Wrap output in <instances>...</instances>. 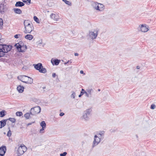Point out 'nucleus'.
<instances>
[{
    "mask_svg": "<svg viewBox=\"0 0 156 156\" xmlns=\"http://www.w3.org/2000/svg\"><path fill=\"white\" fill-rule=\"evenodd\" d=\"M15 46L19 52H24L27 50V47L26 45H24L22 42H20L19 43L16 44Z\"/></svg>",
    "mask_w": 156,
    "mask_h": 156,
    "instance_id": "3",
    "label": "nucleus"
},
{
    "mask_svg": "<svg viewBox=\"0 0 156 156\" xmlns=\"http://www.w3.org/2000/svg\"><path fill=\"white\" fill-rule=\"evenodd\" d=\"M64 115V114L63 113V112H61V113H60V115H59L60 116H63Z\"/></svg>",
    "mask_w": 156,
    "mask_h": 156,
    "instance_id": "43",
    "label": "nucleus"
},
{
    "mask_svg": "<svg viewBox=\"0 0 156 156\" xmlns=\"http://www.w3.org/2000/svg\"><path fill=\"white\" fill-rule=\"evenodd\" d=\"M20 36V34H16L14 36V37L16 38H18Z\"/></svg>",
    "mask_w": 156,
    "mask_h": 156,
    "instance_id": "40",
    "label": "nucleus"
},
{
    "mask_svg": "<svg viewBox=\"0 0 156 156\" xmlns=\"http://www.w3.org/2000/svg\"><path fill=\"white\" fill-rule=\"evenodd\" d=\"M11 132L10 131V130H9V131L8 132V133H7V135L8 137H10V136H11Z\"/></svg>",
    "mask_w": 156,
    "mask_h": 156,
    "instance_id": "34",
    "label": "nucleus"
},
{
    "mask_svg": "<svg viewBox=\"0 0 156 156\" xmlns=\"http://www.w3.org/2000/svg\"><path fill=\"white\" fill-rule=\"evenodd\" d=\"M139 32L142 33L147 32L149 30V27L145 24L140 25L137 28Z\"/></svg>",
    "mask_w": 156,
    "mask_h": 156,
    "instance_id": "6",
    "label": "nucleus"
},
{
    "mask_svg": "<svg viewBox=\"0 0 156 156\" xmlns=\"http://www.w3.org/2000/svg\"><path fill=\"white\" fill-rule=\"evenodd\" d=\"M28 81V79H26V81Z\"/></svg>",
    "mask_w": 156,
    "mask_h": 156,
    "instance_id": "54",
    "label": "nucleus"
},
{
    "mask_svg": "<svg viewBox=\"0 0 156 156\" xmlns=\"http://www.w3.org/2000/svg\"><path fill=\"white\" fill-rule=\"evenodd\" d=\"M50 17L51 19L56 21H58L59 19L58 15L53 13L51 14L50 15Z\"/></svg>",
    "mask_w": 156,
    "mask_h": 156,
    "instance_id": "14",
    "label": "nucleus"
},
{
    "mask_svg": "<svg viewBox=\"0 0 156 156\" xmlns=\"http://www.w3.org/2000/svg\"><path fill=\"white\" fill-rule=\"evenodd\" d=\"M40 125L42 128H46V124L44 121H42L40 123Z\"/></svg>",
    "mask_w": 156,
    "mask_h": 156,
    "instance_id": "25",
    "label": "nucleus"
},
{
    "mask_svg": "<svg viewBox=\"0 0 156 156\" xmlns=\"http://www.w3.org/2000/svg\"><path fill=\"white\" fill-rule=\"evenodd\" d=\"M41 111V108L39 106H37L32 108L30 109L31 115H35L39 113Z\"/></svg>",
    "mask_w": 156,
    "mask_h": 156,
    "instance_id": "9",
    "label": "nucleus"
},
{
    "mask_svg": "<svg viewBox=\"0 0 156 156\" xmlns=\"http://www.w3.org/2000/svg\"><path fill=\"white\" fill-rule=\"evenodd\" d=\"M64 2V1H65V0H62Z\"/></svg>",
    "mask_w": 156,
    "mask_h": 156,
    "instance_id": "55",
    "label": "nucleus"
},
{
    "mask_svg": "<svg viewBox=\"0 0 156 156\" xmlns=\"http://www.w3.org/2000/svg\"><path fill=\"white\" fill-rule=\"evenodd\" d=\"M24 4L21 2L18 1L17 2L15 5L16 7H22L24 5Z\"/></svg>",
    "mask_w": 156,
    "mask_h": 156,
    "instance_id": "19",
    "label": "nucleus"
},
{
    "mask_svg": "<svg viewBox=\"0 0 156 156\" xmlns=\"http://www.w3.org/2000/svg\"><path fill=\"white\" fill-rule=\"evenodd\" d=\"M76 95V94L75 92H73L71 94V97L72 98H74L75 97V96Z\"/></svg>",
    "mask_w": 156,
    "mask_h": 156,
    "instance_id": "36",
    "label": "nucleus"
},
{
    "mask_svg": "<svg viewBox=\"0 0 156 156\" xmlns=\"http://www.w3.org/2000/svg\"><path fill=\"white\" fill-rule=\"evenodd\" d=\"M85 92V91L84 89H82L81 90V92L80 94H81L83 95L85 93V92Z\"/></svg>",
    "mask_w": 156,
    "mask_h": 156,
    "instance_id": "41",
    "label": "nucleus"
},
{
    "mask_svg": "<svg viewBox=\"0 0 156 156\" xmlns=\"http://www.w3.org/2000/svg\"><path fill=\"white\" fill-rule=\"evenodd\" d=\"M11 48L12 47L11 46L4 44H0V49H1L2 51L4 52L5 55L6 53L10 51Z\"/></svg>",
    "mask_w": 156,
    "mask_h": 156,
    "instance_id": "5",
    "label": "nucleus"
},
{
    "mask_svg": "<svg viewBox=\"0 0 156 156\" xmlns=\"http://www.w3.org/2000/svg\"><path fill=\"white\" fill-rule=\"evenodd\" d=\"M7 120L8 119H4L0 121V128L3 127L5 125Z\"/></svg>",
    "mask_w": 156,
    "mask_h": 156,
    "instance_id": "17",
    "label": "nucleus"
},
{
    "mask_svg": "<svg viewBox=\"0 0 156 156\" xmlns=\"http://www.w3.org/2000/svg\"><path fill=\"white\" fill-rule=\"evenodd\" d=\"M98 91H100V89H98Z\"/></svg>",
    "mask_w": 156,
    "mask_h": 156,
    "instance_id": "52",
    "label": "nucleus"
},
{
    "mask_svg": "<svg viewBox=\"0 0 156 156\" xmlns=\"http://www.w3.org/2000/svg\"><path fill=\"white\" fill-rule=\"evenodd\" d=\"M104 132H101L100 133L97 134V136L99 137H100V138L102 139L103 138V136Z\"/></svg>",
    "mask_w": 156,
    "mask_h": 156,
    "instance_id": "24",
    "label": "nucleus"
},
{
    "mask_svg": "<svg viewBox=\"0 0 156 156\" xmlns=\"http://www.w3.org/2000/svg\"><path fill=\"white\" fill-rule=\"evenodd\" d=\"M31 123H29L28 124V125H31Z\"/></svg>",
    "mask_w": 156,
    "mask_h": 156,
    "instance_id": "53",
    "label": "nucleus"
},
{
    "mask_svg": "<svg viewBox=\"0 0 156 156\" xmlns=\"http://www.w3.org/2000/svg\"><path fill=\"white\" fill-rule=\"evenodd\" d=\"M67 154V153L66 152H64L63 153L60 154V156H66Z\"/></svg>",
    "mask_w": 156,
    "mask_h": 156,
    "instance_id": "37",
    "label": "nucleus"
},
{
    "mask_svg": "<svg viewBox=\"0 0 156 156\" xmlns=\"http://www.w3.org/2000/svg\"><path fill=\"white\" fill-rule=\"evenodd\" d=\"M67 63H72V62L71 61H70V60H69L67 62Z\"/></svg>",
    "mask_w": 156,
    "mask_h": 156,
    "instance_id": "47",
    "label": "nucleus"
},
{
    "mask_svg": "<svg viewBox=\"0 0 156 156\" xmlns=\"http://www.w3.org/2000/svg\"><path fill=\"white\" fill-rule=\"evenodd\" d=\"M17 89L19 93H22L24 91V87L23 86L19 85L17 87Z\"/></svg>",
    "mask_w": 156,
    "mask_h": 156,
    "instance_id": "18",
    "label": "nucleus"
},
{
    "mask_svg": "<svg viewBox=\"0 0 156 156\" xmlns=\"http://www.w3.org/2000/svg\"><path fill=\"white\" fill-rule=\"evenodd\" d=\"M33 36L30 34H27L25 37V38L26 39L29 40H32L33 39Z\"/></svg>",
    "mask_w": 156,
    "mask_h": 156,
    "instance_id": "22",
    "label": "nucleus"
},
{
    "mask_svg": "<svg viewBox=\"0 0 156 156\" xmlns=\"http://www.w3.org/2000/svg\"><path fill=\"white\" fill-rule=\"evenodd\" d=\"M87 92L89 94L90 97H91L92 94V93L93 92V90L92 89H86Z\"/></svg>",
    "mask_w": 156,
    "mask_h": 156,
    "instance_id": "23",
    "label": "nucleus"
},
{
    "mask_svg": "<svg viewBox=\"0 0 156 156\" xmlns=\"http://www.w3.org/2000/svg\"><path fill=\"white\" fill-rule=\"evenodd\" d=\"M140 68V67L139 66H136V69H139Z\"/></svg>",
    "mask_w": 156,
    "mask_h": 156,
    "instance_id": "46",
    "label": "nucleus"
},
{
    "mask_svg": "<svg viewBox=\"0 0 156 156\" xmlns=\"http://www.w3.org/2000/svg\"><path fill=\"white\" fill-rule=\"evenodd\" d=\"M17 78L19 80L22 82L26 83V79L27 78V76L24 75H20L18 76Z\"/></svg>",
    "mask_w": 156,
    "mask_h": 156,
    "instance_id": "15",
    "label": "nucleus"
},
{
    "mask_svg": "<svg viewBox=\"0 0 156 156\" xmlns=\"http://www.w3.org/2000/svg\"><path fill=\"white\" fill-rule=\"evenodd\" d=\"M5 55L4 52L2 51L0 49V57H3Z\"/></svg>",
    "mask_w": 156,
    "mask_h": 156,
    "instance_id": "32",
    "label": "nucleus"
},
{
    "mask_svg": "<svg viewBox=\"0 0 156 156\" xmlns=\"http://www.w3.org/2000/svg\"><path fill=\"white\" fill-rule=\"evenodd\" d=\"M66 4L68 5L69 6H71L72 5V3L71 2L67 1L66 0H65L64 2Z\"/></svg>",
    "mask_w": 156,
    "mask_h": 156,
    "instance_id": "28",
    "label": "nucleus"
},
{
    "mask_svg": "<svg viewBox=\"0 0 156 156\" xmlns=\"http://www.w3.org/2000/svg\"><path fill=\"white\" fill-rule=\"evenodd\" d=\"M102 139L100 137L97 136V135H95L94 138L93 147H94L97 145L100 142L101 140Z\"/></svg>",
    "mask_w": 156,
    "mask_h": 156,
    "instance_id": "10",
    "label": "nucleus"
},
{
    "mask_svg": "<svg viewBox=\"0 0 156 156\" xmlns=\"http://www.w3.org/2000/svg\"><path fill=\"white\" fill-rule=\"evenodd\" d=\"M98 34V30H94V31L90 32L89 35L90 37L92 39H95L97 37Z\"/></svg>",
    "mask_w": 156,
    "mask_h": 156,
    "instance_id": "11",
    "label": "nucleus"
},
{
    "mask_svg": "<svg viewBox=\"0 0 156 156\" xmlns=\"http://www.w3.org/2000/svg\"><path fill=\"white\" fill-rule=\"evenodd\" d=\"M5 115V111L4 110H2L1 112H0V117H3Z\"/></svg>",
    "mask_w": 156,
    "mask_h": 156,
    "instance_id": "29",
    "label": "nucleus"
},
{
    "mask_svg": "<svg viewBox=\"0 0 156 156\" xmlns=\"http://www.w3.org/2000/svg\"><path fill=\"white\" fill-rule=\"evenodd\" d=\"M7 10V8L5 5L1 4H0V13L3 14Z\"/></svg>",
    "mask_w": 156,
    "mask_h": 156,
    "instance_id": "12",
    "label": "nucleus"
},
{
    "mask_svg": "<svg viewBox=\"0 0 156 156\" xmlns=\"http://www.w3.org/2000/svg\"><path fill=\"white\" fill-rule=\"evenodd\" d=\"M90 3L92 8L96 11L101 12L105 9V6L102 4L95 1H91Z\"/></svg>",
    "mask_w": 156,
    "mask_h": 156,
    "instance_id": "1",
    "label": "nucleus"
},
{
    "mask_svg": "<svg viewBox=\"0 0 156 156\" xmlns=\"http://www.w3.org/2000/svg\"><path fill=\"white\" fill-rule=\"evenodd\" d=\"M16 115L17 116H20L23 115V113L21 112H18L16 113Z\"/></svg>",
    "mask_w": 156,
    "mask_h": 156,
    "instance_id": "31",
    "label": "nucleus"
},
{
    "mask_svg": "<svg viewBox=\"0 0 156 156\" xmlns=\"http://www.w3.org/2000/svg\"><path fill=\"white\" fill-rule=\"evenodd\" d=\"M155 105L154 104H152L151 105V108L152 109H154L155 108Z\"/></svg>",
    "mask_w": 156,
    "mask_h": 156,
    "instance_id": "39",
    "label": "nucleus"
},
{
    "mask_svg": "<svg viewBox=\"0 0 156 156\" xmlns=\"http://www.w3.org/2000/svg\"><path fill=\"white\" fill-rule=\"evenodd\" d=\"M3 21L2 19L1 18H0V27H2V26L3 25Z\"/></svg>",
    "mask_w": 156,
    "mask_h": 156,
    "instance_id": "35",
    "label": "nucleus"
},
{
    "mask_svg": "<svg viewBox=\"0 0 156 156\" xmlns=\"http://www.w3.org/2000/svg\"><path fill=\"white\" fill-rule=\"evenodd\" d=\"M45 128H42L40 129L39 131V133H44V129H45Z\"/></svg>",
    "mask_w": 156,
    "mask_h": 156,
    "instance_id": "33",
    "label": "nucleus"
},
{
    "mask_svg": "<svg viewBox=\"0 0 156 156\" xmlns=\"http://www.w3.org/2000/svg\"><path fill=\"white\" fill-rule=\"evenodd\" d=\"M31 114L30 112L29 113H27L24 115V117L27 119H28L30 117V115Z\"/></svg>",
    "mask_w": 156,
    "mask_h": 156,
    "instance_id": "26",
    "label": "nucleus"
},
{
    "mask_svg": "<svg viewBox=\"0 0 156 156\" xmlns=\"http://www.w3.org/2000/svg\"><path fill=\"white\" fill-rule=\"evenodd\" d=\"M33 66L35 69L38 70L41 73H45L47 72L46 69L43 67L42 64L41 63L34 64Z\"/></svg>",
    "mask_w": 156,
    "mask_h": 156,
    "instance_id": "4",
    "label": "nucleus"
},
{
    "mask_svg": "<svg viewBox=\"0 0 156 156\" xmlns=\"http://www.w3.org/2000/svg\"><path fill=\"white\" fill-rule=\"evenodd\" d=\"M91 111V109H88L84 112L83 114L81 117L82 120L84 121H87L89 120V115Z\"/></svg>",
    "mask_w": 156,
    "mask_h": 156,
    "instance_id": "8",
    "label": "nucleus"
},
{
    "mask_svg": "<svg viewBox=\"0 0 156 156\" xmlns=\"http://www.w3.org/2000/svg\"><path fill=\"white\" fill-rule=\"evenodd\" d=\"M22 1L24 2H27V1H26V0H22Z\"/></svg>",
    "mask_w": 156,
    "mask_h": 156,
    "instance_id": "49",
    "label": "nucleus"
},
{
    "mask_svg": "<svg viewBox=\"0 0 156 156\" xmlns=\"http://www.w3.org/2000/svg\"><path fill=\"white\" fill-rule=\"evenodd\" d=\"M13 10L15 13L16 14H20L22 12V11L19 9L14 8Z\"/></svg>",
    "mask_w": 156,
    "mask_h": 156,
    "instance_id": "20",
    "label": "nucleus"
},
{
    "mask_svg": "<svg viewBox=\"0 0 156 156\" xmlns=\"http://www.w3.org/2000/svg\"><path fill=\"white\" fill-rule=\"evenodd\" d=\"M67 63H67V62H65V63H64V64H65V65H66V64H67Z\"/></svg>",
    "mask_w": 156,
    "mask_h": 156,
    "instance_id": "51",
    "label": "nucleus"
},
{
    "mask_svg": "<svg viewBox=\"0 0 156 156\" xmlns=\"http://www.w3.org/2000/svg\"><path fill=\"white\" fill-rule=\"evenodd\" d=\"M85 92V93L86 94V96L87 97H90V95H89V94H88V93L87 92V90H86L85 92Z\"/></svg>",
    "mask_w": 156,
    "mask_h": 156,
    "instance_id": "38",
    "label": "nucleus"
},
{
    "mask_svg": "<svg viewBox=\"0 0 156 156\" xmlns=\"http://www.w3.org/2000/svg\"><path fill=\"white\" fill-rule=\"evenodd\" d=\"M80 73L81 74H83V70H81L80 71Z\"/></svg>",
    "mask_w": 156,
    "mask_h": 156,
    "instance_id": "48",
    "label": "nucleus"
},
{
    "mask_svg": "<svg viewBox=\"0 0 156 156\" xmlns=\"http://www.w3.org/2000/svg\"><path fill=\"white\" fill-rule=\"evenodd\" d=\"M74 55L75 56H77L79 55V54L78 53H75Z\"/></svg>",
    "mask_w": 156,
    "mask_h": 156,
    "instance_id": "44",
    "label": "nucleus"
},
{
    "mask_svg": "<svg viewBox=\"0 0 156 156\" xmlns=\"http://www.w3.org/2000/svg\"><path fill=\"white\" fill-rule=\"evenodd\" d=\"M27 150V148L23 144H21L18 147L17 153L18 156H20L23 154Z\"/></svg>",
    "mask_w": 156,
    "mask_h": 156,
    "instance_id": "7",
    "label": "nucleus"
},
{
    "mask_svg": "<svg viewBox=\"0 0 156 156\" xmlns=\"http://www.w3.org/2000/svg\"><path fill=\"white\" fill-rule=\"evenodd\" d=\"M52 76L53 77L55 78L56 76V74L55 73H53L52 74Z\"/></svg>",
    "mask_w": 156,
    "mask_h": 156,
    "instance_id": "42",
    "label": "nucleus"
},
{
    "mask_svg": "<svg viewBox=\"0 0 156 156\" xmlns=\"http://www.w3.org/2000/svg\"><path fill=\"white\" fill-rule=\"evenodd\" d=\"M26 1L28 3H29L30 4V3L31 0H27Z\"/></svg>",
    "mask_w": 156,
    "mask_h": 156,
    "instance_id": "45",
    "label": "nucleus"
},
{
    "mask_svg": "<svg viewBox=\"0 0 156 156\" xmlns=\"http://www.w3.org/2000/svg\"><path fill=\"white\" fill-rule=\"evenodd\" d=\"M7 119L10 121L12 123H14L16 121V119L14 118H9Z\"/></svg>",
    "mask_w": 156,
    "mask_h": 156,
    "instance_id": "30",
    "label": "nucleus"
},
{
    "mask_svg": "<svg viewBox=\"0 0 156 156\" xmlns=\"http://www.w3.org/2000/svg\"><path fill=\"white\" fill-rule=\"evenodd\" d=\"M60 60L58 59H55L52 58L51 60V62L53 65H58L59 63Z\"/></svg>",
    "mask_w": 156,
    "mask_h": 156,
    "instance_id": "16",
    "label": "nucleus"
},
{
    "mask_svg": "<svg viewBox=\"0 0 156 156\" xmlns=\"http://www.w3.org/2000/svg\"><path fill=\"white\" fill-rule=\"evenodd\" d=\"M34 20L37 23H40V21L39 19L37 18V17L36 16H34Z\"/></svg>",
    "mask_w": 156,
    "mask_h": 156,
    "instance_id": "27",
    "label": "nucleus"
},
{
    "mask_svg": "<svg viewBox=\"0 0 156 156\" xmlns=\"http://www.w3.org/2000/svg\"><path fill=\"white\" fill-rule=\"evenodd\" d=\"M6 151V147L2 146L0 147V156H4Z\"/></svg>",
    "mask_w": 156,
    "mask_h": 156,
    "instance_id": "13",
    "label": "nucleus"
},
{
    "mask_svg": "<svg viewBox=\"0 0 156 156\" xmlns=\"http://www.w3.org/2000/svg\"><path fill=\"white\" fill-rule=\"evenodd\" d=\"M26 79H28V81H26V83L32 84L33 83V79L32 78L27 76Z\"/></svg>",
    "mask_w": 156,
    "mask_h": 156,
    "instance_id": "21",
    "label": "nucleus"
},
{
    "mask_svg": "<svg viewBox=\"0 0 156 156\" xmlns=\"http://www.w3.org/2000/svg\"><path fill=\"white\" fill-rule=\"evenodd\" d=\"M82 95H83L82 94H80L79 95V97H80Z\"/></svg>",
    "mask_w": 156,
    "mask_h": 156,
    "instance_id": "50",
    "label": "nucleus"
},
{
    "mask_svg": "<svg viewBox=\"0 0 156 156\" xmlns=\"http://www.w3.org/2000/svg\"><path fill=\"white\" fill-rule=\"evenodd\" d=\"M23 24L25 29L24 33L25 34L30 33L34 30V27L32 23H30L28 20H25L24 21Z\"/></svg>",
    "mask_w": 156,
    "mask_h": 156,
    "instance_id": "2",
    "label": "nucleus"
}]
</instances>
